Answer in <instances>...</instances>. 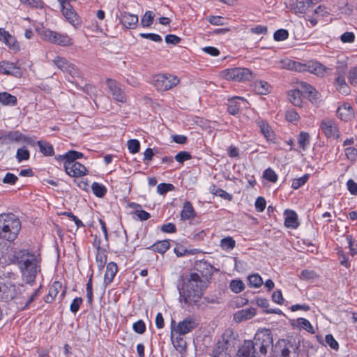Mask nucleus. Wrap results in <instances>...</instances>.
Returning <instances> with one entry per match:
<instances>
[{
	"label": "nucleus",
	"mask_w": 357,
	"mask_h": 357,
	"mask_svg": "<svg viewBox=\"0 0 357 357\" xmlns=\"http://www.w3.org/2000/svg\"><path fill=\"white\" fill-rule=\"evenodd\" d=\"M207 283V281L202 279L199 273H190L183 280L182 287L178 289L179 301L185 304L197 303L201 298Z\"/></svg>",
	"instance_id": "nucleus-1"
},
{
	"label": "nucleus",
	"mask_w": 357,
	"mask_h": 357,
	"mask_svg": "<svg viewBox=\"0 0 357 357\" xmlns=\"http://www.w3.org/2000/svg\"><path fill=\"white\" fill-rule=\"evenodd\" d=\"M14 257L26 282L33 283L38 271V262L36 255L26 250H21L15 252Z\"/></svg>",
	"instance_id": "nucleus-2"
},
{
	"label": "nucleus",
	"mask_w": 357,
	"mask_h": 357,
	"mask_svg": "<svg viewBox=\"0 0 357 357\" xmlns=\"http://www.w3.org/2000/svg\"><path fill=\"white\" fill-rule=\"evenodd\" d=\"M21 229V222L13 213L0 214V238L13 241Z\"/></svg>",
	"instance_id": "nucleus-3"
},
{
	"label": "nucleus",
	"mask_w": 357,
	"mask_h": 357,
	"mask_svg": "<svg viewBox=\"0 0 357 357\" xmlns=\"http://www.w3.org/2000/svg\"><path fill=\"white\" fill-rule=\"evenodd\" d=\"M283 66L289 70L298 72H309L319 77H323L326 73V67L321 63L316 61H308L301 63L289 59L282 61Z\"/></svg>",
	"instance_id": "nucleus-4"
},
{
	"label": "nucleus",
	"mask_w": 357,
	"mask_h": 357,
	"mask_svg": "<svg viewBox=\"0 0 357 357\" xmlns=\"http://www.w3.org/2000/svg\"><path fill=\"white\" fill-rule=\"evenodd\" d=\"M300 352V341L294 337L280 339L274 346L276 357H290V354L298 355Z\"/></svg>",
	"instance_id": "nucleus-5"
},
{
	"label": "nucleus",
	"mask_w": 357,
	"mask_h": 357,
	"mask_svg": "<svg viewBox=\"0 0 357 357\" xmlns=\"http://www.w3.org/2000/svg\"><path fill=\"white\" fill-rule=\"evenodd\" d=\"M254 344L253 350L256 357L259 355L266 356L268 349L273 346V337L268 331L257 332L252 341Z\"/></svg>",
	"instance_id": "nucleus-6"
},
{
	"label": "nucleus",
	"mask_w": 357,
	"mask_h": 357,
	"mask_svg": "<svg viewBox=\"0 0 357 357\" xmlns=\"http://www.w3.org/2000/svg\"><path fill=\"white\" fill-rule=\"evenodd\" d=\"M178 77L171 74H159L153 79V84L155 87L161 91L171 89L179 83Z\"/></svg>",
	"instance_id": "nucleus-7"
},
{
	"label": "nucleus",
	"mask_w": 357,
	"mask_h": 357,
	"mask_svg": "<svg viewBox=\"0 0 357 357\" xmlns=\"http://www.w3.org/2000/svg\"><path fill=\"white\" fill-rule=\"evenodd\" d=\"M44 40L61 46L73 45V40L66 33H59L50 29H44L40 33Z\"/></svg>",
	"instance_id": "nucleus-8"
},
{
	"label": "nucleus",
	"mask_w": 357,
	"mask_h": 357,
	"mask_svg": "<svg viewBox=\"0 0 357 357\" xmlns=\"http://www.w3.org/2000/svg\"><path fill=\"white\" fill-rule=\"evenodd\" d=\"M222 76L227 80L244 82L252 78V73L248 68H233L222 72Z\"/></svg>",
	"instance_id": "nucleus-9"
},
{
	"label": "nucleus",
	"mask_w": 357,
	"mask_h": 357,
	"mask_svg": "<svg viewBox=\"0 0 357 357\" xmlns=\"http://www.w3.org/2000/svg\"><path fill=\"white\" fill-rule=\"evenodd\" d=\"M198 326L197 319L192 317H188L178 323L176 326L173 324V331L178 335H185L190 333Z\"/></svg>",
	"instance_id": "nucleus-10"
},
{
	"label": "nucleus",
	"mask_w": 357,
	"mask_h": 357,
	"mask_svg": "<svg viewBox=\"0 0 357 357\" xmlns=\"http://www.w3.org/2000/svg\"><path fill=\"white\" fill-rule=\"evenodd\" d=\"M61 12L66 20L73 26L80 24L77 14L67 0H60Z\"/></svg>",
	"instance_id": "nucleus-11"
},
{
	"label": "nucleus",
	"mask_w": 357,
	"mask_h": 357,
	"mask_svg": "<svg viewBox=\"0 0 357 357\" xmlns=\"http://www.w3.org/2000/svg\"><path fill=\"white\" fill-rule=\"evenodd\" d=\"M106 84L109 88L110 93H112L113 98L119 102H126V93L122 89L120 84H119L116 80L112 79H107L106 80Z\"/></svg>",
	"instance_id": "nucleus-12"
},
{
	"label": "nucleus",
	"mask_w": 357,
	"mask_h": 357,
	"mask_svg": "<svg viewBox=\"0 0 357 357\" xmlns=\"http://www.w3.org/2000/svg\"><path fill=\"white\" fill-rule=\"evenodd\" d=\"M195 269L199 273L202 279L208 282L213 272L217 271L211 264L205 260H199L195 263Z\"/></svg>",
	"instance_id": "nucleus-13"
},
{
	"label": "nucleus",
	"mask_w": 357,
	"mask_h": 357,
	"mask_svg": "<svg viewBox=\"0 0 357 357\" xmlns=\"http://www.w3.org/2000/svg\"><path fill=\"white\" fill-rule=\"evenodd\" d=\"M320 128L326 137L338 138L340 132L336 123L331 119L321 121Z\"/></svg>",
	"instance_id": "nucleus-14"
},
{
	"label": "nucleus",
	"mask_w": 357,
	"mask_h": 357,
	"mask_svg": "<svg viewBox=\"0 0 357 357\" xmlns=\"http://www.w3.org/2000/svg\"><path fill=\"white\" fill-rule=\"evenodd\" d=\"M64 168L66 174L72 177L83 176L87 172L86 167L78 162L64 164Z\"/></svg>",
	"instance_id": "nucleus-15"
},
{
	"label": "nucleus",
	"mask_w": 357,
	"mask_h": 357,
	"mask_svg": "<svg viewBox=\"0 0 357 357\" xmlns=\"http://www.w3.org/2000/svg\"><path fill=\"white\" fill-rule=\"evenodd\" d=\"M0 298L7 302L12 301L16 298L15 288L16 285L10 281L3 282L1 287Z\"/></svg>",
	"instance_id": "nucleus-16"
},
{
	"label": "nucleus",
	"mask_w": 357,
	"mask_h": 357,
	"mask_svg": "<svg viewBox=\"0 0 357 357\" xmlns=\"http://www.w3.org/2000/svg\"><path fill=\"white\" fill-rule=\"evenodd\" d=\"M0 41L15 52L20 50V45L15 38L3 28H0Z\"/></svg>",
	"instance_id": "nucleus-17"
},
{
	"label": "nucleus",
	"mask_w": 357,
	"mask_h": 357,
	"mask_svg": "<svg viewBox=\"0 0 357 357\" xmlns=\"http://www.w3.org/2000/svg\"><path fill=\"white\" fill-rule=\"evenodd\" d=\"M139 19L137 15L128 12H122L120 15V22L126 29H135L138 23Z\"/></svg>",
	"instance_id": "nucleus-18"
},
{
	"label": "nucleus",
	"mask_w": 357,
	"mask_h": 357,
	"mask_svg": "<svg viewBox=\"0 0 357 357\" xmlns=\"http://www.w3.org/2000/svg\"><path fill=\"white\" fill-rule=\"evenodd\" d=\"M0 73L5 75H11L16 77H20L22 75L20 68L13 63L3 61L0 65Z\"/></svg>",
	"instance_id": "nucleus-19"
},
{
	"label": "nucleus",
	"mask_w": 357,
	"mask_h": 357,
	"mask_svg": "<svg viewBox=\"0 0 357 357\" xmlns=\"http://www.w3.org/2000/svg\"><path fill=\"white\" fill-rule=\"evenodd\" d=\"M337 116L344 121H348L354 116V112L349 103H344L337 109Z\"/></svg>",
	"instance_id": "nucleus-20"
},
{
	"label": "nucleus",
	"mask_w": 357,
	"mask_h": 357,
	"mask_svg": "<svg viewBox=\"0 0 357 357\" xmlns=\"http://www.w3.org/2000/svg\"><path fill=\"white\" fill-rule=\"evenodd\" d=\"M298 86L300 88V91L307 95V98L310 101L317 100L318 92L317 90L310 84L305 82H300L298 83Z\"/></svg>",
	"instance_id": "nucleus-21"
},
{
	"label": "nucleus",
	"mask_w": 357,
	"mask_h": 357,
	"mask_svg": "<svg viewBox=\"0 0 357 357\" xmlns=\"http://www.w3.org/2000/svg\"><path fill=\"white\" fill-rule=\"evenodd\" d=\"M284 225L287 228L296 229L299 226L298 216L294 211L287 209L284 211Z\"/></svg>",
	"instance_id": "nucleus-22"
},
{
	"label": "nucleus",
	"mask_w": 357,
	"mask_h": 357,
	"mask_svg": "<svg viewBox=\"0 0 357 357\" xmlns=\"http://www.w3.org/2000/svg\"><path fill=\"white\" fill-rule=\"evenodd\" d=\"M254 344L252 340H245L238 349L236 357H256L253 350Z\"/></svg>",
	"instance_id": "nucleus-23"
},
{
	"label": "nucleus",
	"mask_w": 357,
	"mask_h": 357,
	"mask_svg": "<svg viewBox=\"0 0 357 357\" xmlns=\"http://www.w3.org/2000/svg\"><path fill=\"white\" fill-rule=\"evenodd\" d=\"M175 321L172 320L171 323V339L174 348L179 352L183 353L186 350V342L180 335L174 337L173 324H175Z\"/></svg>",
	"instance_id": "nucleus-24"
},
{
	"label": "nucleus",
	"mask_w": 357,
	"mask_h": 357,
	"mask_svg": "<svg viewBox=\"0 0 357 357\" xmlns=\"http://www.w3.org/2000/svg\"><path fill=\"white\" fill-rule=\"evenodd\" d=\"M22 138L23 135L20 131H9L0 136V142L1 144H7L8 141L18 142Z\"/></svg>",
	"instance_id": "nucleus-25"
},
{
	"label": "nucleus",
	"mask_w": 357,
	"mask_h": 357,
	"mask_svg": "<svg viewBox=\"0 0 357 357\" xmlns=\"http://www.w3.org/2000/svg\"><path fill=\"white\" fill-rule=\"evenodd\" d=\"M118 271V267L116 263L109 262L107 265L106 271L104 276V284L105 286L110 284Z\"/></svg>",
	"instance_id": "nucleus-26"
},
{
	"label": "nucleus",
	"mask_w": 357,
	"mask_h": 357,
	"mask_svg": "<svg viewBox=\"0 0 357 357\" xmlns=\"http://www.w3.org/2000/svg\"><path fill=\"white\" fill-rule=\"evenodd\" d=\"M256 314V310L253 307L238 310L234 314V319L237 322L252 318Z\"/></svg>",
	"instance_id": "nucleus-27"
},
{
	"label": "nucleus",
	"mask_w": 357,
	"mask_h": 357,
	"mask_svg": "<svg viewBox=\"0 0 357 357\" xmlns=\"http://www.w3.org/2000/svg\"><path fill=\"white\" fill-rule=\"evenodd\" d=\"M61 288L62 284L60 282H54L49 289L48 294L45 297V302L51 303L61 290Z\"/></svg>",
	"instance_id": "nucleus-28"
},
{
	"label": "nucleus",
	"mask_w": 357,
	"mask_h": 357,
	"mask_svg": "<svg viewBox=\"0 0 357 357\" xmlns=\"http://www.w3.org/2000/svg\"><path fill=\"white\" fill-rule=\"evenodd\" d=\"M245 100L240 97H235L229 100L227 107V111L229 114L235 115L238 113L241 104H244Z\"/></svg>",
	"instance_id": "nucleus-29"
},
{
	"label": "nucleus",
	"mask_w": 357,
	"mask_h": 357,
	"mask_svg": "<svg viewBox=\"0 0 357 357\" xmlns=\"http://www.w3.org/2000/svg\"><path fill=\"white\" fill-rule=\"evenodd\" d=\"M196 216V213L192 204L186 201L183 204V209L181 212V220H186L194 218Z\"/></svg>",
	"instance_id": "nucleus-30"
},
{
	"label": "nucleus",
	"mask_w": 357,
	"mask_h": 357,
	"mask_svg": "<svg viewBox=\"0 0 357 357\" xmlns=\"http://www.w3.org/2000/svg\"><path fill=\"white\" fill-rule=\"evenodd\" d=\"M257 125L260 128L261 132L268 141H273L274 139V132L266 121L259 120L257 121Z\"/></svg>",
	"instance_id": "nucleus-31"
},
{
	"label": "nucleus",
	"mask_w": 357,
	"mask_h": 357,
	"mask_svg": "<svg viewBox=\"0 0 357 357\" xmlns=\"http://www.w3.org/2000/svg\"><path fill=\"white\" fill-rule=\"evenodd\" d=\"M0 103L5 106H15L17 104V99L8 92H0Z\"/></svg>",
	"instance_id": "nucleus-32"
},
{
	"label": "nucleus",
	"mask_w": 357,
	"mask_h": 357,
	"mask_svg": "<svg viewBox=\"0 0 357 357\" xmlns=\"http://www.w3.org/2000/svg\"><path fill=\"white\" fill-rule=\"evenodd\" d=\"M170 247V243L168 240L158 241L152 245L148 247V249L152 250L154 252L163 254Z\"/></svg>",
	"instance_id": "nucleus-33"
},
{
	"label": "nucleus",
	"mask_w": 357,
	"mask_h": 357,
	"mask_svg": "<svg viewBox=\"0 0 357 357\" xmlns=\"http://www.w3.org/2000/svg\"><path fill=\"white\" fill-rule=\"evenodd\" d=\"M334 84L336 89L342 94H348L349 92V88L346 83L344 76L335 77L334 80Z\"/></svg>",
	"instance_id": "nucleus-34"
},
{
	"label": "nucleus",
	"mask_w": 357,
	"mask_h": 357,
	"mask_svg": "<svg viewBox=\"0 0 357 357\" xmlns=\"http://www.w3.org/2000/svg\"><path fill=\"white\" fill-rule=\"evenodd\" d=\"M37 144L39 146L40 151L45 156H52L54 155L53 146L43 140H39L37 142Z\"/></svg>",
	"instance_id": "nucleus-35"
},
{
	"label": "nucleus",
	"mask_w": 357,
	"mask_h": 357,
	"mask_svg": "<svg viewBox=\"0 0 357 357\" xmlns=\"http://www.w3.org/2000/svg\"><path fill=\"white\" fill-rule=\"evenodd\" d=\"M288 97L289 101L296 107H301L303 100L301 98V91L299 89H294L289 91Z\"/></svg>",
	"instance_id": "nucleus-36"
},
{
	"label": "nucleus",
	"mask_w": 357,
	"mask_h": 357,
	"mask_svg": "<svg viewBox=\"0 0 357 357\" xmlns=\"http://www.w3.org/2000/svg\"><path fill=\"white\" fill-rule=\"evenodd\" d=\"M310 136L308 132H301L298 136V143L302 150L305 151L310 144Z\"/></svg>",
	"instance_id": "nucleus-37"
},
{
	"label": "nucleus",
	"mask_w": 357,
	"mask_h": 357,
	"mask_svg": "<svg viewBox=\"0 0 357 357\" xmlns=\"http://www.w3.org/2000/svg\"><path fill=\"white\" fill-rule=\"evenodd\" d=\"M312 5V0H296L295 1V8L300 13H305Z\"/></svg>",
	"instance_id": "nucleus-38"
},
{
	"label": "nucleus",
	"mask_w": 357,
	"mask_h": 357,
	"mask_svg": "<svg viewBox=\"0 0 357 357\" xmlns=\"http://www.w3.org/2000/svg\"><path fill=\"white\" fill-rule=\"evenodd\" d=\"M53 63L55 64V66L60 69L63 73L66 70L68 67H70L71 62L68 61L66 59L56 56L54 60Z\"/></svg>",
	"instance_id": "nucleus-39"
},
{
	"label": "nucleus",
	"mask_w": 357,
	"mask_h": 357,
	"mask_svg": "<svg viewBox=\"0 0 357 357\" xmlns=\"http://www.w3.org/2000/svg\"><path fill=\"white\" fill-rule=\"evenodd\" d=\"M15 157L18 162H21L23 160H28L30 158V152L26 146H23L17 150Z\"/></svg>",
	"instance_id": "nucleus-40"
},
{
	"label": "nucleus",
	"mask_w": 357,
	"mask_h": 357,
	"mask_svg": "<svg viewBox=\"0 0 357 357\" xmlns=\"http://www.w3.org/2000/svg\"><path fill=\"white\" fill-rule=\"evenodd\" d=\"M93 194L98 197H102L107 192L106 188L98 183L94 182L91 185Z\"/></svg>",
	"instance_id": "nucleus-41"
},
{
	"label": "nucleus",
	"mask_w": 357,
	"mask_h": 357,
	"mask_svg": "<svg viewBox=\"0 0 357 357\" xmlns=\"http://www.w3.org/2000/svg\"><path fill=\"white\" fill-rule=\"evenodd\" d=\"M270 86L266 82L258 81L255 84V90L259 94H266L269 92Z\"/></svg>",
	"instance_id": "nucleus-42"
},
{
	"label": "nucleus",
	"mask_w": 357,
	"mask_h": 357,
	"mask_svg": "<svg viewBox=\"0 0 357 357\" xmlns=\"http://www.w3.org/2000/svg\"><path fill=\"white\" fill-rule=\"evenodd\" d=\"M228 348V345L225 342L219 340L217 342L216 347L214 349L213 353L214 357H222L225 354V351Z\"/></svg>",
	"instance_id": "nucleus-43"
},
{
	"label": "nucleus",
	"mask_w": 357,
	"mask_h": 357,
	"mask_svg": "<svg viewBox=\"0 0 357 357\" xmlns=\"http://www.w3.org/2000/svg\"><path fill=\"white\" fill-rule=\"evenodd\" d=\"M220 245L224 250H232L236 245V241L232 237L228 236L220 240Z\"/></svg>",
	"instance_id": "nucleus-44"
},
{
	"label": "nucleus",
	"mask_w": 357,
	"mask_h": 357,
	"mask_svg": "<svg viewBox=\"0 0 357 357\" xmlns=\"http://www.w3.org/2000/svg\"><path fill=\"white\" fill-rule=\"evenodd\" d=\"M249 284L255 288L261 287L263 284V280L258 273L252 274L248 278Z\"/></svg>",
	"instance_id": "nucleus-45"
},
{
	"label": "nucleus",
	"mask_w": 357,
	"mask_h": 357,
	"mask_svg": "<svg viewBox=\"0 0 357 357\" xmlns=\"http://www.w3.org/2000/svg\"><path fill=\"white\" fill-rule=\"evenodd\" d=\"M28 290L29 289L24 286V284H17L16 285L15 292H16V300H21L22 298H25L26 296H28Z\"/></svg>",
	"instance_id": "nucleus-46"
},
{
	"label": "nucleus",
	"mask_w": 357,
	"mask_h": 357,
	"mask_svg": "<svg viewBox=\"0 0 357 357\" xmlns=\"http://www.w3.org/2000/svg\"><path fill=\"white\" fill-rule=\"evenodd\" d=\"M154 14L152 11H146L141 20V24L143 27L151 26L153 22Z\"/></svg>",
	"instance_id": "nucleus-47"
},
{
	"label": "nucleus",
	"mask_w": 357,
	"mask_h": 357,
	"mask_svg": "<svg viewBox=\"0 0 357 357\" xmlns=\"http://www.w3.org/2000/svg\"><path fill=\"white\" fill-rule=\"evenodd\" d=\"M230 289L234 293H240L245 288L244 283L241 280H233L229 284Z\"/></svg>",
	"instance_id": "nucleus-48"
},
{
	"label": "nucleus",
	"mask_w": 357,
	"mask_h": 357,
	"mask_svg": "<svg viewBox=\"0 0 357 357\" xmlns=\"http://www.w3.org/2000/svg\"><path fill=\"white\" fill-rule=\"evenodd\" d=\"M310 174H305L303 176L294 178L292 181L291 188L296 190L303 186L308 180Z\"/></svg>",
	"instance_id": "nucleus-49"
},
{
	"label": "nucleus",
	"mask_w": 357,
	"mask_h": 357,
	"mask_svg": "<svg viewBox=\"0 0 357 357\" xmlns=\"http://www.w3.org/2000/svg\"><path fill=\"white\" fill-rule=\"evenodd\" d=\"M67 161L64 162V164H67L68 162L73 163L77 162L75 160L81 158L83 157V154L77 151H69L66 153Z\"/></svg>",
	"instance_id": "nucleus-50"
},
{
	"label": "nucleus",
	"mask_w": 357,
	"mask_h": 357,
	"mask_svg": "<svg viewBox=\"0 0 357 357\" xmlns=\"http://www.w3.org/2000/svg\"><path fill=\"white\" fill-rule=\"evenodd\" d=\"M67 161L64 162V164H67L68 162L73 163L77 162L75 160L81 158L83 157V154L77 151H69L66 153Z\"/></svg>",
	"instance_id": "nucleus-51"
},
{
	"label": "nucleus",
	"mask_w": 357,
	"mask_h": 357,
	"mask_svg": "<svg viewBox=\"0 0 357 357\" xmlns=\"http://www.w3.org/2000/svg\"><path fill=\"white\" fill-rule=\"evenodd\" d=\"M211 192L213 195H215L216 196H219V197L223 198L224 199L229 200V201L232 199L231 195L227 192L225 190H224L222 189L216 188L215 186L213 187Z\"/></svg>",
	"instance_id": "nucleus-52"
},
{
	"label": "nucleus",
	"mask_w": 357,
	"mask_h": 357,
	"mask_svg": "<svg viewBox=\"0 0 357 357\" xmlns=\"http://www.w3.org/2000/svg\"><path fill=\"white\" fill-rule=\"evenodd\" d=\"M222 342H225L226 344H230V342L232 340H235L234 333L231 328H227L222 333Z\"/></svg>",
	"instance_id": "nucleus-53"
},
{
	"label": "nucleus",
	"mask_w": 357,
	"mask_h": 357,
	"mask_svg": "<svg viewBox=\"0 0 357 357\" xmlns=\"http://www.w3.org/2000/svg\"><path fill=\"white\" fill-rule=\"evenodd\" d=\"M107 260V257L105 255V250H102V251L98 252L96 255V261L98 263V268H102Z\"/></svg>",
	"instance_id": "nucleus-54"
},
{
	"label": "nucleus",
	"mask_w": 357,
	"mask_h": 357,
	"mask_svg": "<svg viewBox=\"0 0 357 357\" xmlns=\"http://www.w3.org/2000/svg\"><path fill=\"white\" fill-rule=\"evenodd\" d=\"M128 148L131 153H137L140 149V143L137 139H129L128 141Z\"/></svg>",
	"instance_id": "nucleus-55"
},
{
	"label": "nucleus",
	"mask_w": 357,
	"mask_h": 357,
	"mask_svg": "<svg viewBox=\"0 0 357 357\" xmlns=\"http://www.w3.org/2000/svg\"><path fill=\"white\" fill-rule=\"evenodd\" d=\"M289 36V33L287 30L284 29H280L277 30L274 34L273 38L276 41H282L286 40Z\"/></svg>",
	"instance_id": "nucleus-56"
},
{
	"label": "nucleus",
	"mask_w": 357,
	"mask_h": 357,
	"mask_svg": "<svg viewBox=\"0 0 357 357\" xmlns=\"http://www.w3.org/2000/svg\"><path fill=\"white\" fill-rule=\"evenodd\" d=\"M175 160L181 163V164H183L185 161L186 160H190L192 158V156L190 154V153L187 152V151H180L178 152L176 155H175Z\"/></svg>",
	"instance_id": "nucleus-57"
},
{
	"label": "nucleus",
	"mask_w": 357,
	"mask_h": 357,
	"mask_svg": "<svg viewBox=\"0 0 357 357\" xmlns=\"http://www.w3.org/2000/svg\"><path fill=\"white\" fill-rule=\"evenodd\" d=\"M174 188V186L171 183H160L157 187V192L160 195H165L168 191H171Z\"/></svg>",
	"instance_id": "nucleus-58"
},
{
	"label": "nucleus",
	"mask_w": 357,
	"mask_h": 357,
	"mask_svg": "<svg viewBox=\"0 0 357 357\" xmlns=\"http://www.w3.org/2000/svg\"><path fill=\"white\" fill-rule=\"evenodd\" d=\"M347 69V63L346 62H338L336 66L335 77L344 76Z\"/></svg>",
	"instance_id": "nucleus-59"
},
{
	"label": "nucleus",
	"mask_w": 357,
	"mask_h": 357,
	"mask_svg": "<svg viewBox=\"0 0 357 357\" xmlns=\"http://www.w3.org/2000/svg\"><path fill=\"white\" fill-rule=\"evenodd\" d=\"M264 178H266V180L271 181V182H273V183H275L276 182L277 179H278V176L277 174H275V172L271 168H268L266 169L264 172Z\"/></svg>",
	"instance_id": "nucleus-60"
},
{
	"label": "nucleus",
	"mask_w": 357,
	"mask_h": 357,
	"mask_svg": "<svg viewBox=\"0 0 357 357\" xmlns=\"http://www.w3.org/2000/svg\"><path fill=\"white\" fill-rule=\"evenodd\" d=\"M132 329L138 334H143L146 331V325L142 320H139L133 324Z\"/></svg>",
	"instance_id": "nucleus-61"
},
{
	"label": "nucleus",
	"mask_w": 357,
	"mask_h": 357,
	"mask_svg": "<svg viewBox=\"0 0 357 357\" xmlns=\"http://www.w3.org/2000/svg\"><path fill=\"white\" fill-rule=\"evenodd\" d=\"M325 340L327 344L333 349L337 351L339 349L338 342L334 339L331 334H328L325 337Z\"/></svg>",
	"instance_id": "nucleus-62"
},
{
	"label": "nucleus",
	"mask_w": 357,
	"mask_h": 357,
	"mask_svg": "<svg viewBox=\"0 0 357 357\" xmlns=\"http://www.w3.org/2000/svg\"><path fill=\"white\" fill-rule=\"evenodd\" d=\"M348 79L349 83L353 86L357 85V68L356 66L352 68L349 71Z\"/></svg>",
	"instance_id": "nucleus-63"
},
{
	"label": "nucleus",
	"mask_w": 357,
	"mask_h": 357,
	"mask_svg": "<svg viewBox=\"0 0 357 357\" xmlns=\"http://www.w3.org/2000/svg\"><path fill=\"white\" fill-rule=\"evenodd\" d=\"M345 155L347 158L351 160L354 161L357 158V149L354 147H347L344 149Z\"/></svg>",
	"instance_id": "nucleus-64"
}]
</instances>
